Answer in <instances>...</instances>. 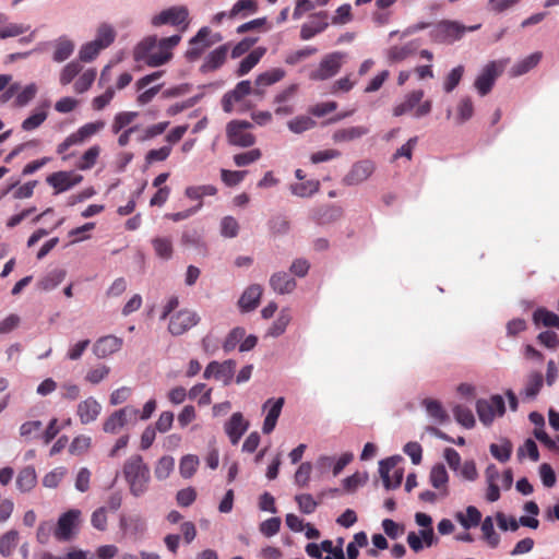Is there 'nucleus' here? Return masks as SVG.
Segmentation results:
<instances>
[{"instance_id":"1","label":"nucleus","mask_w":559,"mask_h":559,"mask_svg":"<svg viewBox=\"0 0 559 559\" xmlns=\"http://www.w3.org/2000/svg\"><path fill=\"white\" fill-rule=\"evenodd\" d=\"M180 39V35H173L159 40L155 36H148L140 41L134 48V60L138 62H144L150 67H159L165 64L173 56L170 49L176 47Z\"/></svg>"},{"instance_id":"2","label":"nucleus","mask_w":559,"mask_h":559,"mask_svg":"<svg viewBox=\"0 0 559 559\" xmlns=\"http://www.w3.org/2000/svg\"><path fill=\"white\" fill-rule=\"evenodd\" d=\"M122 475L129 486L130 493L141 497L148 490L151 473L140 454L129 456L122 466Z\"/></svg>"},{"instance_id":"3","label":"nucleus","mask_w":559,"mask_h":559,"mask_svg":"<svg viewBox=\"0 0 559 559\" xmlns=\"http://www.w3.org/2000/svg\"><path fill=\"white\" fill-rule=\"evenodd\" d=\"M480 28V24L465 26L457 21L442 20L430 31L431 40L440 44H453L460 40L466 32H474Z\"/></svg>"},{"instance_id":"4","label":"nucleus","mask_w":559,"mask_h":559,"mask_svg":"<svg viewBox=\"0 0 559 559\" xmlns=\"http://www.w3.org/2000/svg\"><path fill=\"white\" fill-rule=\"evenodd\" d=\"M424 92L421 90L413 91L407 94L404 100L393 108V115L395 117L403 116L414 110V117L420 118L428 115L431 110V102L425 100Z\"/></svg>"},{"instance_id":"5","label":"nucleus","mask_w":559,"mask_h":559,"mask_svg":"<svg viewBox=\"0 0 559 559\" xmlns=\"http://www.w3.org/2000/svg\"><path fill=\"white\" fill-rule=\"evenodd\" d=\"M139 409L128 405L114 412L103 424V430L107 433H118L128 423L138 420Z\"/></svg>"},{"instance_id":"6","label":"nucleus","mask_w":559,"mask_h":559,"mask_svg":"<svg viewBox=\"0 0 559 559\" xmlns=\"http://www.w3.org/2000/svg\"><path fill=\"white\" fill-rule=\"evenodd\" d=\"M507 60L491 61L487 63L475 81L477 92L484 96L488 94L496 79L503 72Z\"/></svg>"},{"instance_id":"7","label":"nucleus","mask_w":559,"mask_h":559,"mask_svg":"<svg viewBox=\"0 0 559 559\" xmlns=\"http://www.w3.org/2000/svg\"><path fill=\"white\" fill-rule=\"evenodd\" d=\"M345 55L332 52L326 55L318 68L310 72L309 78L313 81H324L336 75L342 67Z\"/></svg>"},{"instance_id":"8","label":"nucleus","mask_w":559,"mask_h":559,"mask_svg":"<svg viewBox=\"0 0 559 559\" xmlns=\"http://www.w3.org/2000/svg\"><path fill=\"white\" fill-rule=\"evenodd\" d=\"M504 409V401L500 395H493L488 400H478L476 403L479 420L486 426L490 425L497 416H502Z\"/></svg>"},{"instance_id":"9","label":"nucleus","mask_w":559,"mask_h":559,"mask_svg":"<svg viewBox=\"0 0 559 559\" xmlns=\"http://www.w3.org/2000/svg\"><path fill=\"white\" fill-rule=\"evenodd\" d=\"M401 456H391L379 462V473L386 489L397 488L403 479V471L396 467Z\"/></svg>"},{"instance_id":"10","label":"nucleus","mask_w":559,"mask_h":559,"mask_svg":"<svg viewBox=\"0 0 559 559\" xmlns=\"http://www.w3.org/2000/svg\"><path fill=\"white\" fill-rule=\"evenodd\" d=\"M199 321L200 317L197 312L189 309H182L170 317L168 331L175 336L182 335L197 325Z\"/></svg>"},{"instance_id":"11","label":"nucleus","mask_w":559,"mask_h":559,"mask_svg":"<svg viewBox=\"0 0 559 559\" xmlns=\"http://www.w3.org/2000/svg\"><path fill=\"white\" fill-rule=\"evenodd\" d=\"M80 516L81 511L76 509H71L63 513L57 522V526L53 532L55 537L61 542L69 540L73 535L74 528L79 524Z\"/></svg>"},{"instance_id":"12","label":"nucleus","mask_w":559,"mask_h":559,"mask_svg":"<svg viewBox=\"0 0 559 559\" xmlns=\"http://www.w3.org/2000/svg\"><path fill=\"white\" fill-rule=\"evenodd\" d=\"M285 76V71L280 68L271 69L261 73L254 81L253 85L247 81V95L262 96L267 86L275 84Z\"/></svg>"},{"instance_id":"13","label":"nucleus","mask_w":559,"mask_h":559,"mask_svg":"<svg viewBox=\"0 0 559 559\" xmlns=\"http://www.w3.org/2000/svg\"><path fill=\"white\" fill-rule=\"evenodd\" d=\"M188 14L189 13L186 7H171L155 15L152 19V24L154 26H160L164 24H170L174 26L185 24V26H187Z\"/></svg>"},{"instance_id":"14","label":"nucleus","mask_w":559,"mask_h":559,"mask_svg":"<svg viewBox=\"0 0 559 559\" xmlns=\"http://www.w3.org/2000/svg\"><path fill=\"white\" fill-rule=\"evenodd\" d=\"M210 34L211 29L209 27H202L197 35L190 39V47L186 51V58L189 61L198 60L201 55L217 40H209L207 37Z\"/></svg>"},{"instance_id":"15","label":"nucleus","mask_w":559,"mask_h":559,"mask_svg":"<svg viewBox=\"0 0 559 559\" xmlns=\"http://www.w3.org/2000/svg\"><path fill=\"white\" fill-rule=\"evenodd\" d=\"M82 179L81 175L71 171H56L49 175L46 181L55 189L56 193H61L80 183Z\"/></svg>"},{"instance_id":"16","label":"nucleus","mask_w":559,"mask_h":559,"mask_svg":"<svg viewBox=\"0 0 559 559\" xmlns=\"http://www.w3.org/2000/svg\"><path fill=\"white\" fill-rule=\"evenodd\" d=\"M374 165L370 160H360L353 165L349 173L345 176L344 181L346 185H359L367 180L373 173Z\"/></svg>"},{"instance_id":"17","label":"nucleus","mask_w":559,"mask_h":559,"mask_svg":"<svg viewBox=\"0 0 559 559\" xmlns=\"http://www.w3.org/2000/svg\"><path fill=\"white\" fill-rule=\"evenodd\" d=\"M235 367L234 360H225L224 362L212 361L206 366L203 377L206 379L214 377L217 380L226 381L234 376Z\"/></svg>"},{"instance_id":"18","label":"nucleus","mask_w":559,"mask_h":559,"mask_svg":"<svg viewBox=\"0 0 559 559\" xmlns=\"http://www.w3.org/2000/svg\"><path fill=\"white\" fill-rule=\"evenodd\" d=\"M102 411V405L92 396L82 401L78 405L76 415L81 424L87 425L97 419Z\"/></svg>"},{"instance_id":"19","label":"nucleus","mask_w":559,"mask_h":559,"mask_svg":"<svg viewBox=\"0 0 559 559\" xmlns=\"http://www.w3.org/2000/svg\"><path fill=\"white\" fill-rule=\"evenodd\" d=\"M122 344V338L117 337L115 335H107L96 341L93 350L97 357L105 358L120 350Z\"/></svg>"},{"instance_id":"20","label":"nucleus","mask_w":559,"mask_h":559,"mask_svg":"<svg viewBox=\"0 0 559 559\" xmlns=\"http://www.w3.org/2000/svg\"><path fill=\"white\" fill-rule=\"evenodd\" d=\"M284 405V399L278 397L276 400H269L264 404V408L267 409V414L264 418L262 430L264 433H270L274 430L277 419L281 415Z\"/></svg>"},{"instance_id":"21","label":"nucleus","mask_w":559,"mask_h":559,"mask_svg":"<svg viewBox=\"0 0 559 559\" xmlns=\"http://www.w3.org/2000/svg\"><path fill=\"white\" fill-rule=\"evenodd\" d=\"M328 25V14L325 12H320L301 26L300 37L304 40H308L314 35L323 32Z\"/></svg>"},{"instance_id":"22","label":"nucleus","mask_w":559,"mask_h":559,"mask_svg":"<svg viewBox=\"0 0 559 559\" xmlns=\"http://www.w3.org/2000/svg\"><path fill=\"white\" fill-rule=\"evenodd\" d=\"M423 405L426 409L428 417L433 424L444 425L449 423L450 416L439 401L426 399L423 401Z\"/></svg>"},{"instance_id":"23","label":"nucleus","mask_w":559,"mask_h":559,"mask_svg":"<svg viewBox=\"0 0 559 559\" xmlns=\"http://www.w3.org/2000/svg\"><path fill=\"white\" fill-rule=\"evenodd\" d=\"M368 133L369 129L365 126L347 127L336 130L332 135V140L334 143L352 142Z\"/></svg>"},{"instance_id":"24","label":"nucleus","mask_w":559,"mask_h":559,"mask_svg":"<svg viewBox=\"0 0 559 559\" xmlns=\"http://www.w3.org/2000/svg\"><path fill=\"white\" fill-rule=\"evenodd\" d=\"M270 285L277 294H290L296 288V281L285 272L272 275Z\"/></svg>"},{"instance_id":"25","label":"nucleus","mask_w":559,"mask_h":559,"mask_svg":"<svg viewBox=\"0 0 559 559\" xmlns=\"http://www.w3.org/2000/svg\"><path fill=\"white\" fill-rule=\"evenodd\" d=\"M429 478L431 485L436 489L440 490L441 497L448 496L449 490L447 485L449 480V475L445 467L442 464H437L431 468Z\"/></svg>"},{"instance_id":"26","label":"nucleus","mask_w":559,"mask_h":559,"mask_svg":"<svg viewBox=\"0 0 559 559\" xmlns=\"http://www.w3.org/2000/svg\"><path fill=\"white\" fill-rule=\"evenodd\" d=\"M225 432L233 444H237L245 432V424L241 413H235L225 424Z\"/></svg>"},{"instance_id":"27","label":"nucleus","mask_w":559,"mask_h":559,"mask_svg":"<svg viewBox=\"0 0 559 559\" xmlns=\"http://www.w3.org/2000/svg\"><path fill=\"white\" fill-rule=\"evenodd\" d=\"M37 484L36 471L33 466L23 467L16 477V487L21 492H29Z\"/></svg>"},{"instance_id":"28","label":"nucleus","mask_w":559,"mask_h":559,"mask_svg":"<svg viewBox=\"0 0 559 559\" xmlns=\"http://www.w3.org/2000/svg\"><path fill=\"white\" fill-rule=\"evenodd\" d=\"M227 47L221 46L217 49L213 50L204 60L203 64L201 66V71L206 73L216 70L219 68L227 56Z\"/></svg>"},{"instance_id":"29","label":"nucleus","mask_w":559,"mask_h":559,"mask_svg":"<svg viewBox=\"0 0 559 559\" xmlns=\"http://www.w3.org/2000/svg\"><path fill=\"white\" fill-rule=\"evenodd\" d=\"M226 135L231 145L245 146V121H230L226 127Z\"/></svg>"},{"instance_id":"30","label":"nucleus","mask_w":559,"mask_h":559,"mask_svg":"<svg viewBox=\"0 0 559 559\" xmlns=\"http://www.w3.org/2000/svg\"><path fill=\"white\" fill-rule=\"evenodd\" d=\"M418 46L419 44L417 41L412 40L403 46H393L389 48L386 55L390 61L399 62L413 55L417 50Z\"/></svg>"},{"instance_id":"31","label":"nucleus","mask_w":559,"mask_h":559,"mask_svg":"<svg viewBox=\"0 0 559 559\" xmlns=\"http://www.w3.org/2000/svg\"><path fill=\"white\" fill-rule=\"evenodd\" d=\"M55 50L52 59L56 62H63L69 59L74 51V44L67 37L58 38L53 44Z\"/></svg>"},{"instance_id":"32","label":"nucleus","mask_w":559,"mask_h":559,"mask_svg":"<svg viewBox=\"0 0 559 559\" xmlns=\"http://www.w3.org/2000/svg\"><path fill=\"white\" fill-rule=\"evenodd\" d=\"M245 99V81H240L237 83L236 87L226 93L222 100V106L224 111L231 112L234 110V105L236 103H240Z\"/></svg>"},{"instance_id":"33","label":"nucleus","mask_w":559,"mask_h":559,"mask_svg":"<svg viewBox=\"0 0 559 559\" xmlns=\"http://www.w3.org/2000/svg\"><path fill=\"white\" fill-rule=\"evenodd\" d=\"M543 386V376L539 372H532L527 376L522 395L525 400H533Z\"/></svg>"},{"instance_id":"34","label":"nucleus","mask_w":559,"mask_h":559,"mask_svg":"<svg viewBox=\"0 0 559 559\" xmlns=\"http://www.w3.org/2000/svg\"><path fill=\"white\" fill-rule=\"evenodd\" d=\"M105 128V121L97 120L94 122L85 123L84 126L80 127L75 132H73V136L75 140H78V143H83L85 140L90 139L91 136L95 135L99 131H102Z\"/></svg>"},{"instance_id":"35","label":"nucleus","mask_w":559,"mask_h":559,"mask_svg":"<svg viewBox=\"0 0 559 559\" xmlns=\"http://www.w3.org/2000/svg\"><path fill=\"white\" fill-rule=\"evenodd\" d=\"M238 346L240 352H245V330L242 328H235L227 335L223 348L225 352H231Z\"/></svg>"},{"instance_id":"36","label":"nucleus","mask_w":559,"mask_h":559,"mask_svg":"<svg viewBox=\"0 0 559 559\" xmlns=\"http://www.w3.org/2000/svg\"><path fill=\"white\" fill-rule=\"evenodd\" d=\"M116 38V32L109 24L103 23L98 26L96 38L93 40L98 47L105 49L109 47Z\"/></svg>"},{"instance_id":"37","label":"nucleus","mask_w":559,"mask_h":559,"mask_svg":"<svg viewBox=\"0 0 559 559\" xmlns=\"http://www.w3.org/2000/svg\"><path fill=\"white\" fill-rule=\"evenodd\" d=\"M19 543V533L15 530H11L4 533L0 537V554L3 557H10Z\"/></svg>"},{"instance_id":"38","label":"nucleus","mask_w":559,"mask_h":559,"mask_svg":"<svg viewBox=\"0 0 559 559\" xmlns=\"http://www.w3.org/2000/svg\"><path fill=\"white\" fill-rule=\"evenodd\" d=\"M292 320L290 313L288 309H282L277 319L273 322L271 328L267 330L266 335L272 337H277L282 335L287 325L289 324Z\"/></svg>"},{"instance_id":"39","label":"nucleus","mask_w":559,"mask_h":559,"mask_svg":"<svg viewBox=\"0 0 559 559\" xmlns=\"http://www.w3.org/2000/svg\"><path fill=\"white\" fill-rule=\"evenodd\" d=\"M542 55L539 52H534L516 64H514L511 69V75L512 76H520L522 74H525L531 69H533L540 60Z\"/></svg>"},{"instance_id":"40","label":"nucleus","mask_w":559,"mask_h":559,"mask_svg":"<svg viewBox=\"0 0 559 559\" xmlns=\"http://www.w3.org/2000/svg\"><path fill=\"white\" fill-rule=\"evenodd\" d=\"M136 117H138V112H135V111L118 112L114 117V121L111 123L112 133L119 134L122 131V129L130 126L135 120Z\"/></svg>"},{"instance_id":"41","label":"nucleus","mask_w":559,"mask_h":559,"mask_svg":"<svg viewBox=\"0 0 559 559\" xmlns=\"http://www.w3.org/2000/svg\"><path fill=\"white\" fill-rule=\"evenodd\" d=\"M174 467H175V460L173 456H169V455L162 456L155 465V469H154L155 477L158 480H164V479L168 478L170 476L171 472L174 471Z\"/></svg>"},{"instance_id":"42","label":"nucleus","mask_w":559,"mask_h":559,"mask_svg":"<svg viewBox=\"0 0 559 559\" xmlns=\"http://www.w3.org/2000/svg\"><path fill=\"white\" fill-rule=\"evenodd\" d=\"M64 270L55 269L40 280L39 287L44 290H51L56 288L64 280Z\"/></svg>"},{"instance_id":"43","label":"nucleus","mask_w":559,"mask_h":559,"mask_svg":"<svg viewBox=\"0 0 559 559\" xmlns=\"http://www.w3.org/2000/svg\"><path fill=\"white\" fill-rule=\"evenodd\" d=\"M97 72L95 69H87L74 82L73 90L76 94H83L88 91L96 79Z\"/></svg>"},{"instance_id":"44","label":"nucleus","mask_w":559,"mask_h":559,"mask_svg":"<svg viewBox=\"0 0 559 559\" xmlns=\"http://www.w3.org/2000/svg\"><path fill=\"white\" fill-rule=\"evenodd\" d=\"M200 464L199 457L193 454H187L181 457L179 463V472L183 478H190L197 472Z\"/></svg>"},{"instance_id":"45","label":"nucleus","mask_w":559,"mask_h":559,"mask_svg":"<svg viewBox=\"0 0 559 559\" xmlns=\"http://www.w3.org/2000/svg\"><path fill=\"white\" fill-rule=\"evenodd\" d=\"M460 524L468 530L473 526H477L481 521V513L478 511L477 508L469 506L466 509V515H463L462 513H457L456 515Z\"/></svg>"},{"instance_id":"46","label":"nucleus","mask_w":559,"mask_h":559,"mask_svg":"<svg viewBox=\"0 0 559 559\" xmlns=\"http://www.w3.org/2000/svg\"><path fill=\"white\" fill-rule=\"evenodd\" d=\"M533 320L536 324H543L545 326H559V317L551 311L544 308L537 309L533 314Z\"/></svg>"},{"instance_id":"47","label":"nucleus","mask_w":559,"mask_h":559,"mask_svg":"<svg viewBox=\"0 0 559 559\" xmlns=\"http://www.w3.org/2000/svg\"><path fill=\"white\" fill-rule=\"evenodd\" d=\"M82 71V66L78 61H71L66 64L59 75V82L62 86L70 84Z\"/></svg>"},{"instance_id":"48","label":"nucleus","mask_w":559,"mask_h":559,"mask_svg":"<svg viewBox=\"0 0 559 559\" xmlns=\"http://www.w3.org/2000/svg\"><path fill=\"white\" fill-rule=\"evenodd\" d=\"M481 533L484 539L488 543L490 547H497L500 537L495 531L493 521L491 516H486L485 520L481 522Z\"/></svg>"},{"instance_id":"49","label":"nucleus","mask_w":559,"mask_h":559,"mask_svg":"<svg viewBox=\"0 0 559 559\" xmlns=\"http://www.w3.org/2000/svg\"><path fill=\"white\" fill-rule=\"evenodd\" d=\"M453 415L455 420L463 427L471 429L475 425V418L472 411L468 407L456 405L453 408Z\"/></svg>"},{"instance_id":"50","label":"nucleus","mask_w":559,"mask_h":559,"mask_svg":"<svg viewBox=\"0 0 559 559\" xmlns=\"http://www.w3.org/2000/svg\"><path fill=\"white\" fill-rule=\"evenodd\" d=\"M320 183L317 180H308L306 182L295 183L290 187L293 194L307 198L312 195L319 190Z\"/></svg>"},{"instance_id":"51","label":"nucleus","mask_w":559,"mask_h":559,"mask_svg":"<svg viewBox=\"0 0 559 559\" xmlns=\"http://www.w3.org/2000/svg\"><path fill=\"white\" fill-rule=\"evenodd\" d=\"M512 452V444L508 440H502L500 443H492L490 445L491 455L500 462H507Z\"/></svg>"},{"instance_id":"52","label":"nucleus","mask_w":559,"mask_h":559,"mask_svg":"<svg viewBox=\"0 0 559 559\" xmlns=\"http://www.w3.org/2000/svg\"><path fill=\"white\" fill-rule=\"evenodd\" d=\"M156 254L162 259H169L173 254V242L169 238L157 237L152 240Z\"/></svg>"},{"instance_id":"53","label":"nucleus","mask_w":559,"mask_h":559,"mask_svg":"<svg viewBox=\"0 0 559 559\" xmlns=\"http://www.w3.org/2000/svg\"><path fill=\"white\" fill-rule=\"evenodd\" d=\"M100 147L98 145L91 146L81 157L78 168L81 170L91 169L99 156Z\"/></svg>"},{"instance_id":"54","label":"nucleus","mask_w":559,"mask_h":559,"mask_svg":"<svg viewBox=\"0 0 559 559\" xmlns=\"http://www.w3.org/2000/svg\"><path fill=\"white\" fill-rule=\"evenodd\" d=\"M316 126V121L308 116H299L288 122V128L294 133H301L312 129Z\"/></svg>"},{"instance_id":"55","label":"nucleus","mask_w":559,"mask_h":559,"mask_svg":"<svg viewBox=\"0 0 559 559\" xmlns=\"http://www.w3.org/2000/svg\"><path fill=\"white\" fill-rule=\"evenodd\" d=\"M37 85L35 83H31L26 85L20 93H17L15 98L16 107L26 106L37 94Z\"/></svg>"},{"instance_id":"56","label":"nucleus","mask_w":559,"mask_h":559,"mask_svg":"<svg viewBox=\"0 0 559 559\" xmlns=\"http://www.w3.org/2000/svg\"><path fill=\"white\" fill-rule=\"evenodd\" d=\"M296 502L298 503L299 510L305 514H311L317 509V501L309 493H301L295 497Z\"/></svg>"},{"instance_id":"57","label":"nucleus","mask_w":559,"mask_h":559,"mask_svg":"<svg viewBox=\"0 0 559 559\" xmlns=\"http://www.w3.org/2000/svg\"><path fill=\"white\" fill-rule=\"evenodd\" d=\"M206 385L204 383H198L193 385L190 391L188 392L189 399H197L199 395V404L200 405H207L211 403V390H206Z\"/></svg>"},{"instance_id":"58","label":"nucleus","mask_w":559,"mask_h":559,"mask_svg":"<svg viewBox=\"0 0 559 559\" xmlns=\"http://www.w3.org/2000/svg\"><path fill=\"white\" fill-rule=\"evenodd\" d=\"M311 472H312L311 463H309V462L301 463L294 476L296 485L299 487H306L310 480Z\"/></svg>"},{"instance_id":"59","label":"nucleus","mask_w":559,"mask_h":559,"mask_svg":"<svg viewBox=\"0 0 559 559\" xmlns=\"http://www.w3.org/2000/svg\"><path fill=\"white\" fill-rule=\"evenodd\" d=\"M463 72V66H457L451 70L443 83V88L445 92L450 93L457 86L462 79Z\"/></svg>"},{"instance_id":"60","label":"nucleus","mask_w":559,"mask_h":559,"mask_svg":"<svg viewBox=\"0 0 559 559\" xmlns=\"http://www.w3.org/2000/svg\"><path fill=\"white\" fill-rule=\"evenodd\" d=\"M239 224L233 216H225L221 222V233L224 237L234 238L238 235Z\"/></svg>"},{"instance_id":"61","label":"nucleus","mask_w":559,"mask_h":559,"mask_svg":"<svg viewBox=\"0 0 559 559\" xmlns=\"http://www.w3.org/2000/svg\"><path fill=\"white\" fill-rule=\"evenodd\" d=\"M353 19L350 4H343L338 7L333 15L331 22L334 25H345Z\"/></svg>"},{"instance_id":"62","label":"nucleus","mask_w":559,"mask_h":559,"mask_svg":"<svg viewBox=\"0 0 559 559\" xmlns=\"http://www.w3.org/2000/svg\"><path fill=\"white\" fill-rule=\"evenodd\" d=\"M243 177H245L243 171L227 170V169L221 170L222 181L224 182L225 186L230 187V188L238 186L243 180Z\"/></svg>"},{"instance_id":"63","label":"nucleus","mask_w":559,"mask_h":559,"mask_svg":"<svg viewBox=\"0 0 559 559\" xmlns=\"http://www.w3.org/2000/svg\"><path fill=\"white\" fill-rule=\"evenodd\" d=\"M102 50L103 49L92 40L81 47L79 56L82 61L90 62L94 60Z\"/></svg>"},{"instance_id":"64","label":"nucleus","mask_w":559,"mask_h":559,"mask_svg":"<svg viewBox=\"0 0 559 559\" xmlns=\"http://www.w3.org/2000/svg\"><path fill=\"white\" fill-rule=\"evenodd\" d=\"M47 119L46 111H37L31 115L22 122V129L24 131H32L38 128Z\"/></svg>"}]
</instances>
